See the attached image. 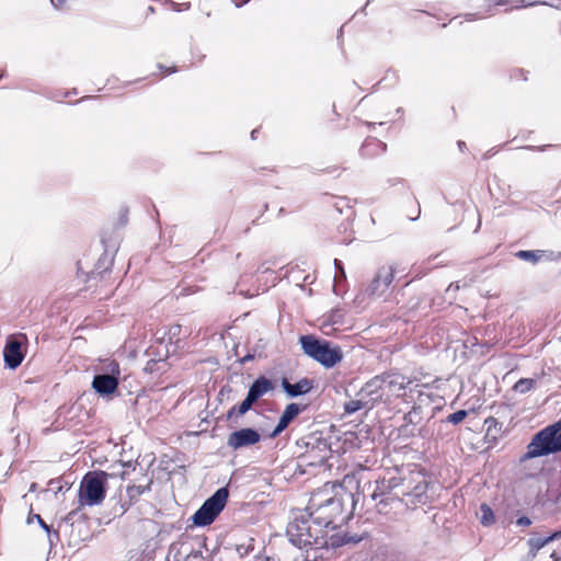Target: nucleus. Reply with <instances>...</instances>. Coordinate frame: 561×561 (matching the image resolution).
Instances as JSON below:
<instances>
[{"mask_svg":"<svg viewBox=\"0 0 561 561\" xmlns=\"http://www.w3.org/2000/svg\"><path fill=\"white\" fill-rule=\"evenodd\" d=\"M3 356L7 366L11 369H15L23 360L21 343L14 339H10L5 344Z\"/></svg>","mask_w":561,"mask_h":561,"instance_id":"obj_11","label":"nucleus"},{"mask_svg":"<svg viewBox=\"0 0 561 561\" xmlns=\"http://www.w3.org/2000/svg\"><path fill=\"white\" fill-rule=\"evenodd\" d=\"M543 254H545V252L541 250H536V251L522 250L516 253V256L524 261L537 263L543 256Z\"/></svg>","mask_w":561,"mask_h":561,"instance_id":"obj_18","label":"nucleus"},{"mask_svg":"<svg viewBox=\"0 0 561 561\" xmlns=\"http://www.w3.org/2000/svg\"><path fill=\"white\" fill-rule=\"evenodd\" d=\"M550 558L552 561H561V556H559L557 552H552Z\"/></svg>","mask_w":561,"mask_h":561,"instance_id":"obj_31","label":"nucleus"},{"mask_svg":"<svg viewBox=\"0 0 561 561\" xmlns=\"http://www.w3.org/2000/svg\"><path fill=\"white\" fill-rule=\"evenodd\" d=\"M92 381V388L102 397L113 394L119 380V365L115 360L105 362L99 369Z\"/></svg>","mask_w":561,"mask_h":561,"instance_id":"obj_6","label":"nucleus"},{"mask_svg":"<svg viewBox=\"0 0 561 561\" xmlns=\"http://www.w3.org/2000/svg\"><path fill=\"white\" fill-rule=\"evenodd\" d=\"M229 492L226 488L218 489L204 504L195 512L192 519L196 526L210 525L225 508Z\"/></svg>","mask_w":561,"mask_h":561,"instance_id":"obj_5","label":"nucleus"},{"mask_svg":"<svg viewBox=\"0 0 561 561\" xmlns=\"http://www.w3.org/2000/svg\"><path fill=\"white\" fill-rule=\"evenodd\" d=\"M181 333V325L180 324H173L170 327L169 329V332H168V339H169V343H173V339L175 337H179Z\"/></svg>","mask_w":561,"mask_h":561,"instance_id":"obj_25","label":"nucleus"},{"mask_svg":"<svg viewBox=\"0 0 561 561\" xmlns=\"http://www.w3.org/2000/svg\"><path fill=\"white\" fill-rule=\"evenodd\" d=\"M255 399H253L251 396L247 394V398L241 402L239 407H232L228 413L229 416H231L236 411L239 415L245 414L252 405L255 403Z\"/></svg>","mask_w":561,"mask_h":561,"instance_id":"obj_19","label":"nucleus"},{"mask_svg":"<svg viewBox=\"0 0 561 561\" xmlns=\"http://www.w3.org/2000/svg\"><path fill=\"white\" fill-rule=\"evenodd\" d=\"M125 474H126V471H122V472L119 473V476H121L122 480H124V479H125Z\"/></svg>","mask_w":561,"mask_h":561,"instance_id":"obj_37","label":"nucleus"},{"mask_svg":"<svg viewBox=\"0 0 561 561\" xmlns=\"http://www.w3.org/2000/svg\"><path fill=\"white\" fill-rule=\"evenodd\" d=\"M397 485L396 479H380L375 481L374 483V490L371 493V499L374 501H379V503H382V496H385L387 493H389L394 486Z\"/></svg>","mask_w":561,"mask_h":561,"instance_id":"obj_16","label":"nucleus"},{"mask_svg":"<svg viewBox=\"0 0 561 561\" xmlns=\"http://www.w3.org/2000/svg\"><path fill=\"white\" fill-rule=\"evenodd\" d=\"M34 518L37 519L38 525L42 526L48 534L50 533L49 526L44 522V519L39 515H34Z\"/></svg>","mask_w":561,"mask_h":561,"instance_id":"obj_29","label":"nucleus"},{"mask_svg":"<svg viewBox=\"0 0 561 561\" xmlns=\"http://www.w3.org/2000/svg\"><path fill=\"white\" fill-rule=\"evenodd\" d=\"M48 485H49V488L47 491H51L55 494L60 492L64 488L60 480H50Z\"/></svg>","mask_w":561,"mask_h":561,"instance_id":"obj_26","label":"nucleus"},{"mask_svg":"<svg viewBox=\"0 0 561 561\" xmlns=\"http://www.w3.org/2000/svg\"><path fill=\"white\" fill-rule=\"evenodd\" d=\"M256 133H257V130H256V129H254V130L251 133V137H252V139H255V137H256Z\"/></svg>","mask_w":561,"mask_h":561,"instance_id":"obj_36","label":"nucleus"},{"mask_svg":"<svg viewBox=\"0 0 561 561\" xmlns=\"http://www.w3.org/2000/svg\"><path fill=\"white\" fill-rule=\"evenodd\" d=\"M273 383L266 377H259L250 387L248 394L251 396L255 401L261 397L273 390Z\"/></svg>","mask_w":561,"mask_h":561,"instance_id":"obj_15","label":"nucleus"},{"mask_svg":"<svg viewBox=\"0 0 561 561\" xmlns=\"http://www.w3.org/2000/svg\"><path fill=\"white\" fill-rule=\"evenodd\" d=\"M485 424H488V432L491 431L492 426H496L497 425V422L495 419L493 417H489L486 421H485Z\"/></svg>","mask_w":561,"mask_h":561,"instance_id":"obj_30","label":"nucleus"},{"mask_svg":"<svg viewBox=\"0 0 561 561\" xmlns=\"http://www.w3.org/2000/svg\"><path fill=\"white\" fill-rule=\"evenodd\" d=\"M112 474L105 471H90L88 472L79 489V503L81 506H96L100 505L106 493V483Z\"/></svg>","mask_w":561,"mask_h":561,"instance_id":"obj_2","label":"nucleus"},{"mask_svg":"<svg viewBox=\"0 0 561 561\" xmlns=\"http://www.w3.org/2000/svg\"><path fill=\"white\" fill-rule=\"evenodd\" d=\"M561 538V530L554 531L547 537H531L528 539L527 545L529 547L528 554L531 558H535L539 550L542 549L548 543L558 540Z\"/></svg>","mask_w":561,"mask_h":561,"instance_id":"obj_14","label":"nucleus"},{"mask_svg":"<svg viewBox=\"0 0 561 561\" xmlns=\"http://www.w3.org/2000/svg\"><path fill=\"white\" fill-rule=\"evenodd\" d=\"M359 396L365 398L369 397V402L374 403L382 400L386 396L383 392V376H376L370 379L360 390Z\"/></svg>","mask_w":561,"mask_h":561,"instance_id":"obj_10","label":"nucleus"},{"mask_svg":"<svg viewBox=\"0 0 561 561\" xmlns=\"http://www.w3.org/2000/svg\"><path fill=\"white\" fill-rule=\"evenodd\" d=\"M507 3V0H499L495 2V4L497 5H503V4H506Z\"/></svg>","mask_w":561,"mask_h":561,"instance_id":"obj_34","label":"nucleus"},{"mask_svg":"<svg viewBox=\"0 0 561 561\" xmlns=\"http://www.w3.org/2000/svg\"><path fill=\"white\" fill-rule=\"evenodd\" d=\"M320 494H314L310 500L309 510L311 522L319 526L327 528L331 526L337 516L342 514V503L339 499L328 497L320 500Z\"/></svg>","mask_w":561,"mask_h":561,"instance_id":"obj_4","label":"nucleus"},{"mask_svg":"<svg viewBox=\"0 0 561 561\" xmlns=\"http://www.w3.org/2000/svg\"><path fill=\"white\" fill-rule=\"evenodd\" d=\"M480 522L482 525L489 526L494 523V513L490 506H488L486 504H482L480 506Z\"/></svg>","mask_w":561,"mask_h":561,"instance_id":"obj_22","label":"nucleus"},{"mask_svg":"<svg viewBox=\"0 0 561 561\" xmlns=\"http://www.w3.org/2000/svg\"><path fill=\"white\" fill-rule=\"evenodd\" d=\"M522 2L524 3V5H534V4L538 3L536 1H529V0H522Z\"/></svg>","mask_w":561,"mask_h":561,"instance_id":"obj_32","label":"nucleus"},{"mask_svg":"<svg viewBox=\"0 0 561 561\" xmlns=\"http://www.w3.org/2000/svg\"><path fill=\"white\" fill-rule=\"evenodd\" d=\"M261 439V435L253 428H241L232 432L228 437V446L234 450L255 445Z\"/></svg>","mask_w":561,"mask_h":561,"instance_id":"obj_8","label":"nucleus"},{"mask_svg":"<svg viewBox=\"0 0 561 561\" xmlns=\"http://www.w3.org/2000/svg\"><path fill=\"white\" fill-rule=\"evenodd\" d=\"M561 451V420L539 431L527 446L522 460Z\"/></svg>","mask_w":561,"mask_h":561,"instance_id":"obj_1","label":"nucleus"},{"mask_svg":"<svg viewBox=\"0 0 561 561\" xmlns=\"http://www.w3.org/2000/svg\"><path fill=\"white\" fill-rule=\"evenodd\" d=\"M266 561H274V560H273V559L267 558V560H266Z\"/></svg>","mask_w":561,"mask_h":561,"instance_id":"obj_38","label":"nucleus"},{"mask_svg":"<svg viewBox=\"0 0 561 561\" xmlns=\"http://www.w3.org/2000/svg\"><path fill=\"white\" fill-rule=\"evenodd\" d=\"M466 416H467V411L459 410V411H457L455 413H451L448 416V422H450L453 424H458V423L462 422Z\"/></svg>","mask_w":561,"mask_h":561,"instance_id":"obj_24","label":"nucleus"},{"mask_svg":"<svg viewBox=\"0 0 561 561\" xmlns=\"http://www.w3.org/2000/svg\"><path fill=\"white\" fill-rule=\"evenodd\" d=\"M253 358V355H247L241 359V363H245L248 360H251Z\"/></svg>","mask_w":561,"mask_h":561,"instance_id":"obj_33","label":"nucleus"},{"mask_svg":"<svg viewBox=\"0 0 561 561\" xmlns=\"http://www.w3.org/2000/svg\"><path fill=\"white\" fill-rule=\"evenodd\" d=\"M363 399L364 398L362 397V399L351 400L345 403V412L352 414L364 408H368L369 401H364Z\"/></svg>","mask_w":561,"mask_h":561,"instance_id":"obj_20","label":"nucleus"},{"mask_svg":"<svg viewBox=\"0 0 561 561\" xmlns=\"http://www.w3.org/2000/svg\"><path fill=\"white\" fill-rule=\"evenodd\" d=\"M149 489V484L144 485H128L127 486V495L130 499V501H136L141 494H144Z\"/></svg>","mask_w":561,"mask_h":561,"instance_id":"obj_23","label":"nucleus"},{"mask_svg":"<svg viewBox=\"0 0 561 561\" xmlns=\"http://www.w3.org/2000/svg\"><path fill=\"white\" fill-rule=\"evenodd\" d=\"M299 341L305 354L328 368L342 360L341 348L332 346L328 341H321L313 335H302Z\"/></svg>","mask_w":561,"mask_h":561,"instance_id":"obj_3","label":"nucleus"},{"mask_svg":"<svg viewBox=\"0 0 561 561\" xmlns=\"http://www.w3.org/2000/svg\"><path fill=\"white\" fill-rule=\"evenodd\" d=\"M536 385V381L531 378H522L514 385V390L519 393H527Z\"/></svg>","mask_w":561,"mask_h":561,"instance_id":"obj_21","label":"nucleus"},{"mask_svg":"<svg viewBox=\"0 0 561 561\" xmlns=\"http://www.w3.org/2000/svg\"><path fill=\"white\" fill-rule=\"evenodd\" d=\"M334 265L337 270L339 273L335 274V280L337 279H341V278H345V272H344V268L341 264V262L339 260H334Z\"/></svg>","mask_w":561,"mask_h":561,"instance_id":"obj_27","label":"nucleus"},{"mask_svg":"<svg viewBox=\"0 0 561 561\" xmlns=\"http://www.w3.org/2000/svg\"><path fill=\"white\" fill-rule=\"evenodd\" d=\"M398 267L394 263L382 265L378 268L366 291L369 296L383 295L392 284Z\"/></svg>","mask_w":561,"mask_h":561,"instance_id":"obj_7","label":"nucleus"},{"mask_svg":"<svg viewBox=\"0 0 561 561\" xmlns=\"http://www.w3.org/2000/svg\"><path fill=\"white\" fill-rule=\"evenodd\" d=\"M410 382V379L400 374L383 375V392L386 393L387 399L391 396H403L404 390Z\"/></svg>","mask_w":561,"mask_h":561,"instance_id":"obj_9","label":"nucleus"},{"mask_svg":"<svg viewBox=\"0 0 561 561\" xmlns=\"http://www.w3.org/2000/svg\"><path fill=\"white\" fill-rule=\"evenodd\" d=\"M516 524L519 526H529L531 524V520L527 516H522L516 520Z\"/></svg>","mask_w":561,"mask_h":561,"instance_id":"obj_28","label":"nucleus"},{"mask_svg":"<svg viewBox=\"0 0 561 561\" xmlns=\"http://www.w3.org/2000/svg\"><path fill=\"white\" fill-rule=\"evenodd\" d=\"M302 411V408L297 403L288 404L283 414L279 417V421L272 432L271 436H278L288 425L289 423Z\"/></svg>","mask_w":561,"mask_h":561,"instance_id":"obj_13","label":"nucleus"},{"mask_svg":"<svg viewBox=\"0 0 561 561\" xmlns=\"http://www.w3.org/2000/svg\"><path fill=\"white\" fill-rule=\"evenodd\" d=\"M282 387L288 397L295 398L310 392L313 382L308 378H302L296 383H290L286 378H283Z\"/></svg>","mask_w":561,"mask_h":561,"instance_id":"obj_12","label":"nucleus"},{"mask_svg":"<svg viewBox=\"0 0 561 561\" xmlns=\"http://www.w3.org/2000/svg\"><path fill=\"white\" fill-rule=\"evenodd\" d=\"M296 528L297 533V542L302 546L311 545L313 536L310 534V527H300L299 525H290L288 533L290 536H294V529Z\"/></svg>","mask_w":561,"mask_h":561,"instance_id":"obj_17","label":"nucleus"},{"mask_svg":"<svg viewBox=\"0 0 561 561\" xmlns=\"http://www.w3.org/2000/svg\"><path fill=\"white\" fill-rule=\"evenodd\" d=\"M458 146H459L460 150H463V148L466 147V144L463 141H458Z\"/></svg>","mask_w":561,"mask_h":561,"instance_id":"obj_35","label":"nucleus"}]
</instances>
